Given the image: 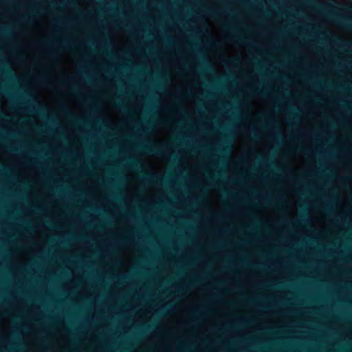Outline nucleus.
<instances>
[{"label": "nucleus", "instance_id": "nucleus-1", "mask_svg": "<svg viewBox=\"0 0 352 352\" xmlns=\"http://www.w3.org/2000/svg\"><path fill=\"white\" fill-rule=\"evenodd\" d=\"M328 14L333 17V19L344 28L352 30V19L351 18H344L332 12H328Z\"/></svg>", "mask_w": 352, "mask_h": 352}, {"label": "nucleus", "instance_id": "nucleus-2", "mask_svg": "<svg viewBox=\"0 0 352 352\" xmlns=\"http://www.w3.org/2000/svg\"><path fill=\"white\" fill-rule=\"evenodd\" d=\"M142 148L148 153H151L155 155L159 156H166V153L163 151V149L160 147H153L151 146L145 145L142 147Z\"/></svg>", "mask_w": 352, "mask_h": 352}, {"label": "nucleus", "instance_id": "nucleus-3", "mask_svg": "<svg viewBox=\"0 0 352 352\" xmlns=\"http://www.w3.org/2000/svg\"><path fill=\"white\" fill-rule=\"evenodd\" d=\"M232 37L233 38H236V41H237L238 43H246V40H245V38H239V37H237L236 36H232Z\"/></svg>", "mask_w": 352, "mask_h": 352}, {"label": "nucleus", "instance_id": "nucleus-4", "mask_svg": "<svg viewBox=\"0 0 352 352\" xmlns=\"http://www.w3.org/2000/svg\"><path fill=\"white\" fill-rule=\"evenodd\" d=\"M207 12L212 16H217L219 13L217 11L213 10H208Z\"/></svg>", "mask_w": 352, "mask_h": 352}, {"label": "nucleus", "instance_id": "nucleus-5", "mask_svg": "<svg viewBox=\"0 0 352 352\" xmlns=\"http://www.w3.org/2000/svg\"><path fill=\"white\" fill-rule=\"evenodd\" d=\"M199 314V311L198 309H196L193 311L192 313V316L195 318H196L198 316V314Z\"/></svg>", "mask_w": 352, "mask_h": 352}, {"label": "nucleus", "instance_id": "nucleus-6", "mask_svg": "<svg viewBox=\"0 0 352 352\" xmlns=\"http://www.w3.org/2000/svg\"><path fill=\"white\" fill-rule=\"evenodd\" d=\"M21 19H22V20H23V21H26V22H30V19H28L26 18V16H23Z\"/></svg>", "mask_w": 352, "mask_h": 352}, {"label": "nucleus", "instance_id": "nucleus-7", "mask_svg": "<svg viewBox=\"0 0 352 352\" xmlns=\"http://www.w3.org/2000/svg\"><path fill=\"white\" fill-rule=\"evenodd\" d=\"M147 176L148 178L152 179H153L155 178H157V176L155 175H148Z\"/></svg>", "mask_w": 352, "mask_h": 352}, {"label": "nucleus", "instance_id": "nucleus-8", "mask_svg": "<svg viewBox=\"0 0 352 352\" xmlns=\"http://www.w3.org/2000/svg\"><path fill=\"white\" fill-rule=\"evenodd\" d=\"M298 118V116H297L296 113H293V114H292V118H293V119H296V118Z\"/></svg>", "mask_w": 352, "mask_h": 352}, {"label": "nucleus", "instance_id": "nucleus-9", "mask_svg": "<svg viewBox=\"0 0 352 352\" xmlns=\"http://www.w3.org/2000/svg\"><path fill=\"white\" fill-rule=\"evenodd\" d=\"M276 136H277V138H278V139H280V135L279 131H277Z\"/></svg>", "mask_w": 352, "mask_h": 352}, {"label": "nucleus", "instance_id": "nucleus-10", "mask_svg": "<svg viewBox=\"0 0 352 352\" xmlns=\"http://www.w3.org/2000/svg\"><path fill=\"white\" fill-rule=\"evenodd\" d=\"M116 106H117V107H120V109L122 107V105H121V104H120V102H118V103L116 104Z\"/></svg>", "mask_w": 352, "mask_h": 352}, {"label": "nucleus", "instance_id": "nucleus-11", "mask_svg": "<svg viewBox=\"0 0 352 352\" xmlns=\"http://www.w3.org/2000/svg\"><path fill=\"white\" fill-rule=\"evenodd\" d=\"M62 43H63V45L67 46V43H66V41H62Z\"/></svg>", "mask_w": 352, "mask_h": 352}, {"label": "nucleus", "instance_id": "nucleus-12", "mask_svg": "<svg viewBox=\"0 0 352 352\" xmlns=\"http://www.w3.org/2000/svg\"><path fill=\"white\" fill-rule=\"evenodd\" d=\"M54 55V52H51L49 56H51V57H53Z\"/></svg>", "mask_w": 352, "mask_h": 352}, {"label": "nucleus", "instance_id": "nucleus-13", "mask_svg": "<svg viewBox=\"0 0 352 352\" xmlns=\"http://www.w3.org/2000/svg\"><path fill=\"white\" fill-rule=\"evenodd\" d=\"M170 158H172L174 161L177 160L175 156H171Z\"/></svg>", "mask_w": 352, "mask_h": 352}, {"label": "nucleus", "instance_id": "nucleus-14", "mask_svg": "<svg viewBox=\"0 0 352 352\" xmlns=\"http://www.w3.org/2000/svg\"><path fill=\"white\" fill-rule=\"evenodd\" d=\"M318 85H319V84H318V82H314V85H315L316 87H318Z\"/></svg>", "mask_w": 352, "mask_h": 352}, {"label": "nucleus", "instance_id": "nucleus-15", "mask_svg": "<svg viewBox=\"0 0 352 352\" xmlns=\"http://www.w3.org/2000/svg\"><path fill=\"white\" fill-rule=\"evenodd\" d=\"M159 181H160V182H163V179H160L159 180L157 179V180L156 181V182H158Z\"/></svg>", "mask_w": 352, "mask_h": 352}, {"label": "nucleus", "instance_id": "nucleus-16", "mask_svg": "<svg viewBox=\"0 0 352 352\" xmlns=\"http://www.w3.org/2000/svg\"><path fill=\"white\" fill-rule=\"evenodd\" d=\"M150 124H151V122L148 121V122H146V125H147V126H149Z\"/></svg>", "mask_w": 352, "mask_h": 352}, {"label": "nucleus", "instance_id": "nucleus-17", "mask_svg": "<svg viewBox=\"0 0 352 352\" xmlns=\"http://www.w3.org/2000/svg\"><path fill=\"white\" fill-rule=\"evenodd\" d=\"M201 62H202L203 63H205V60H204V58H201Z\"/></svg>", "mask_w": 352, "mask_h": 352}, {"label": "nucleus", "instance_id": "nucleus-18", "mask_svg": "<svg viewBox=\"0 0 352 352\" xmlns=\"http://www.w3.org/2000/svg\"><path fill=\"white\" fill-rule=\"evenodd\" d=\"M259 93H260L261 95H265V93H264V92H263V91H260Z\"/></svg>", "mask_w": 352, "mask_h": 352}, {"label": "nucleus", "instance_id": "nucleus-19", "mask_svg": "<svg viewBox=\"0 0 352 352\" xmlns=\"http://www.w3.org/2000/svg\"><path fill=\"white\" fill-rule=\"evenodd\" d=\"M12 151H14V152H17L18 151V150L16 148H14Z\"/></svg>", "mask_w": 352, "mask_h": 352}, {"label": "nucleus", "instance_id": "nucleus-20", "mask_svg": "<svg viewBox=\"0 0 352 352\" xmlns=\"http://www.w3.org/2000/svg\"><path fill=\"white\" fill-rule=\"evenodd\" d=\"M302 151L305 153H307V151L306 150H302Z\"/></svg>", "mask_w": 352, "mask_h": 352}]
</instances>
